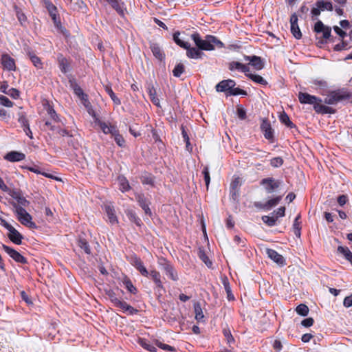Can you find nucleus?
Segmentation results:
<instances>
[{
	"label": "nucleus",
	"mask_w": 352,
	"mask_h": 352,
	"mask_svg": "<svg viewBox=\"0 0 352 352\" xmlns=\"http://www.w3.org/2000/svg\"><path fill=\"white\" fill-rule=\"evenodd\" d=\"M116 144L120 146L124 147L125 146V140L122 135L120 134L119 131H118L112 136Z\"/></svg>",
	"instance_id": "56"
},
{
	"label": "nucleus",
	"mask_w": 352,
	"mask_h": 352,
	"mask_svg": "<svg viewBox=\"0 0 352 352\" xmlns=\"http://www.w3.org/2000/svg\"><path fill=\"white\" fill-rule=\"evenodd\" d=\"M248 78L251 79L252 81H254L256 83L262 85H267L268 83L266 80H265L261 76L258 74H252L250 72L246 76Z\"/></svg>",
	"instance_id": "35"
},
{
	"label": "nucleus",
	"mask_w": 352,
	"mask_h": 352,
	"mask_svg": "<svg viewBox=\"0 0 352 352\" xmlns=\"http://www.w3.org/2000/svg\"><path fill=\"white\" fill-rule=\"evenodd\" d=\"M104 291L106 295L108 296L111 302L113 303L114 306L117 307L121 300L116 297L114 291L111 289H105Z\"/></svg>",
	"instance_id": "39"
},
{
	"label": "nucleus",
	"mask_w": 352,
	"mask_h": 352,
	"mask_svg": "<svg viewBox=\"0 0 352 352\" xmlns=\"http://www.w3.org/2000/svg\"><path fill=\"white\" fill-rule=\"evenodd\" d=\"M49 14L56 12V7L50 0H41Z\"/></svg>",
	"instance_id": "57"
},
{
	"label": "nucleus",
	"mask_w": 352,
	"mask_h": 352,
	"mask_svg": "<svg viewBox=\"0 0 352 352\" xmlns=\"http://www.w3.org/2000/svg\"><path fill=\"white\" fill-rule=\"evenodd\" d=\"M58 61L60 71L66 74L69 70V64L67 59L64 57L62 54H59L58 56Z\"/></svg>",
	"instance_id": "27"
},
{
	"label": "nucleus",
	"mask_w": 352,
	"mask_h": 352,
	"mask_svg": "<svg viewBox=\"0 0 352 352\" xmlns=\"http://www.w3.org/2000/svg\"><path fill=\"white\" fill-rule=\"evenodd\" d=\"M162 270L165 272L166 276L173 280L177 281L179 279L177 272L173 265L168 261L166 259H162V262L160 263Z\"/></svg>",
	"instance_id": "5"
},
{
	"label": "nucleus",
	"mask_w": 352,
	"mask_h": 352,
	"mask_svg": "<svg viewBox=\"0 0 352 352\" xmlns=\"http://www.w3.org/2000/svg\"><path fill=\"white\" fill-rule=\"evenodd\" d=\"M194 309L195 314V319L197 322H203L204 315L202 311V309L199 302H196L194 304Z\"/></svg>",
	"instance_id": "37"
},
{
	"label": "nucleus",
	"mask_w": 352,
	"mask_h": 352,
	"mask_svg": "<svg viewBox=\"0 0 352 352\" xmlns=\"http://www.w3.org/2000/svg\"><path fill=\"white\" fill-rule=\"evenodd\" d=\"M108 3L114 9L117 13L123 16L124 15V10L123 9L124 3L121 2V0H106Z\"/></svg>",
	"instance_id": "24"
},
{
	"label": "nucleus",
	"mask_w": 352,
	"mask_h": 352,
	"mask_svg": "<svg viewBox=\"0 0 352 352\" xmlns=\"http://www.w3.org/2000/svg\"><path fill=\"white\" fill-rule=\"evenodd\" d=\"M153 342H154L155 345H156L157 346H158L159 348H160L163 350L172 351V352L176 351V349L174 346H170L166 344H164L159 340L155 339V340H154Z\"/></svg>",
	"instance_id": "48"
},
{
	"label": "nucleus",
	"mask_w": 352,
	"mask_h": 352,
	"mask_svg": "<svg viewBox=\"0 0 352 352\" xmlns=\"http://www.w3.org/2000/svg\"><path fill=\"white\" fill-rule=\"evenodd\" d=\"M290 30H291L292 34L296 39H300L302 38V33L300 32V30L298 24L293 25L292 26H291Z\"/></svg>",
	"instance_id": "59"
},
{
	"label": "nucleus",
	"mask_w": 352,
	"mask_h": 352,
	"mask_svg": "<svg viewBox=\"0 0 352 352\" xmlns=\"http://www.w3.org/2000/svg\"><path fill=\"white\" fill-rule=\"evenodd\" d=\"M250 65L256 70H261L265 66L263 60L260 56L255 55H253V58L250 60Z\"/></svg>",
	"instance_id": "31"
},
{
	"label": "nucleus",
	"mask_w": 352,
	"mask_h": 352,
	"mask_svg": "<svg viewBox=\"0 0 352 352\" xmlns=\"http://www.w3.org/2000/svg\"><path fill=\"white\" fill-rule=\"evenodd\" d=\"M314 31L316 34L322 33V38L324 39L329 38L331 36V28L326 26L324 23L318 20L314 25Z\"/></svg>",
	"instance_id": "12"
},
{
	"label": "nucleus",
	"mask_w": 352,
	"mask_h": 352,
	"mask_svg": "<svg viewBox=\"0 0 352 352\" xmlns=\"http://www.w3.org/2000/svg\"><path fill=\"white\" fill-rule=\"evenodd\" d=\"M135 200L138 203V205L142 208V209L144 211L145 214L151 216L152 212L149 208L151 205V201L148 200L147 197L143 193H136L135 195Z\"/></svg>",
	"instance_id": "9"
},
{
	"label": "nucleus",
	"mask_w": 352,
	"mask_h": 352,
	"mask_svg": "<svg viewBox=\"0 0 352 352\" xmlns=\"http://www.w3.org/2000/svg\"><path fill=\"white\" fill-rule=\"evenodd\" d=\"M69 83L71 87L74 90V94L82 101V103L84 104V106L87 107L90 104V102L88 100V96L84 93L82 88L74 80H70Z\"/></svg>",
	"instance_id": "7"
},
{
	"label": "nucleus",
	"mask_w": 352,
	"mask_h": 352,
	"mask_svg": "<svg viewBox=\"0 0 352 352\" xmlns=\"http://www.w3.org/2000/svg\"><path fill=\"white\" fill-rule=\"evenodd\" d=\"M106 92L109 94L114 104L116 105H120L121 104L120 100L116 96L114 92L113 91L111 87L109 85H106L105 87Z\"/></svg>",
	"instance_id": "44"
},
{
	"label": "nucleus",
	"mask_w": 352,
	"mask_h": 352,
	"mask_svg": "<svg viewBox=\"0 0 352 352\" xmlns=\"http://www.w3.org/2000/svg\"><path fill=\"white\" fill-rule=\"evenodd\" d=\"M120 184L122 192L128 191L131 188L129 183L125 177L120 178Z\"/></svg>",
	"instance_id": "62"
},
{
	"label": "nucleus",
	"mask_w": 352,
	"mask_h": 352,
	"mask_svg": "<svg viewBox=\"0 0 352 352\" xmlns=\"http://www.w3.org/2000/svg\"><path fill=\"white\" fill-rule=\"evenodd\" d=\"M314 109L316 113L322 114H333L336 113V109L328 106L322 104L321 102H318V104H315V106H314Z\"/></svg>",
	"instance_id": "23"
},
{
	"label": "nucleus",
	"mask_w": 352,
	"mask_h": 352,
	"mask_svg": "<svg viewBox=\"0 0 352 352\" xmlns=\"http://www.w3.org/2000/svg\"><path fill=\"white\" fill-rule=\"evenodd\" d=\"M223 285L224 286V289L227 294V298L229 300H232L234 299V295L232 293L231 287L230 286V283L228 282V278L226 277L223 279Z\"/></svg>",
	"instance_id": "45"
},
{
	"label": "nucleus",
	"mask_w": 352,
	"mask_h": 352,
	"mask_svg": "<svg viewBox=\"0 0 352 352\" xmlns=\"http://www.w3.org/2000/svg\"><path fill=\"white\" fill-rule=\"evenodd\" d=\"M283 159L281 157H276L270 160V165L274 168H278L283 164Z\"/></svg>",
	"instance_id": "61"
},
{
	"label": "nucleus",
	"mask_w": 352,
	"mask_h": 352,
	"mask_svg": "<svg viewBox=\"0 0 352 352\" xmlns=\"http://www.w3.org/2000/svg\"><path fill=\"white\" fill-rule=\"evenodd\" d=\"M138 344L144 349L150 351V352H157V349L153 346V345H151L148 344L145 339L144 338H139Z\"/></svg>",
	"instance_id": "43"
},
{
	"label": "nucleus",
	"mask_w": 352,
	"mask_h": 352,
	"mask_svg": "<svg viewBox=\"0 0 352 352\" xmlns=\"http://www.w3.org/2000/svg\"><path fill=\"white\" fill-rule=\"evenodd\" d=\"M223 333L227 340L228 344L230 346H231V344H234L235 340L231 333L230 330L228 328H225L223 329Z\"/></svg>",
	"instance_id": "54"
},
{
	"label": "nucleus",
	"mask_w": 352,
	"mask_h": 352,
	"mask_svg": "<svg viewBox=\"0 0 352 352\" xmlns=\"http://www.w3.org/2000/svg\"><path fill=\"white\" fill-rule=\"evenodd\" d=\"M316 6L318 7L322 11L325 10L328 11H332L333 10V4L331 1L318 0L316 1Z\"/></svg>",
	"instance_id": "33"
},
{
	"label": "nucleus",
	"mask_w": 352,
	"mask_h": 352,
	"mask_svg": "<svg viewBox=\"0 0 352 352\" xmlns=\"http://www.w3.org/2000/svg\"><path fill=\"white\" fill-rule=\"evenodd\" d=\"M22 168H26L28 170L33 172L34 173L41 174V175L45 176V177L54 179L55 180H59V179L57 177H55V176L52 175V174L42 171L41 169L38 166H36V165L34 166H22Z\"/></svg>",
	"instance_id": "25"
},
{
	"label": "nucleus",
	"mask_w": 352,
	"mask_h": 352,
	"mask_svg": "<svg viewBox=\"0 0 352 352\" xmlns=\"http://www.w3.org/2000/svg\"><path fill=\"white\" fill-rule=\"evenodd\" d=\"M100 128L102 130L104 133L111 134V137L118 131V129L116 126H113V125L108 126L104 122H102L100 124Z\"/></svg>",
	"instance_id": "36"
},
{
	"label": "nucleus",
	"mask_w": 352,
	"mask_h": 352,
	"mask_svg": "<svg viewBox=\"0 0 352 352\" xmlns=\"http://www.w3.org/2000/svg\"><path fill=\"white\" fill-rule=\"evenodd\" d=\"M199 258L206 265L207 267H211L212 265V261L209 259L205 252L202 250L199 251Z\"/></svg>",
	"instance_id": "53"
},
{
	"label": "nucleus",
	"mask_w": 352,
	"mask_h": 352,
	"mask_svg": "<svg viewBox=\"0 0 352 352\" xmlns=\"http://www.w3.org/2000/svg\"><path fill=\"white\" fill-rule=\"evenodd\" d=\"M241 186V179L239 177H234L230 184V190H239Z\"/></svg>",
	"instance_id": "63"
},
{
	"label": "nucleus",
	"mask_w": 352,
	"mask_h": 352,
	"mask_svg": "<svg viewBox=\"0 0 352 352\" xmlns=\"http://www.w3.org/2000/svg\"><path fill=\"white\" fill-rule=\"evenodd\" d=\"M351 96V94L346 90L338 89L331 91L324 98V102L327 104H336L339 102L349 100Z\"/></svg>",
	"instance_id": "3"
},
{
	"label": "nucleus",
	"mask_w": 352,
	"mask_h": 352,
	"mask_svg": "<svg viewBox=\"0 0 352 352\" xmlns=\"http://www.w3.org/2000/svg\"><path fill=\"white\" fill-rule=\"evenodd\" d=\"M141 182L153 186L155 184V177L147 172L144 173L140 177Z\"/></svg>",
	"instance_id": "32"
},
{
	"label": "nucleus",
	"mask_w": 352,
	"mask_h": 352,
	"mask_svg": "<svg viewBox=\"0 0 352 352\" xmlns=\"http://www.w3.org/2000/svg\"><path fill=\"white\" fill-rule=\"evenodd\" d=\"M116 307H119L124 311L128 312V314L130 315H134L138 313V310L137 309H135L125 301L121 300V302Z\"/></svg>",
	"instance_id": "28"
},
{
	"label": "nucleus",
	"mask_w": 352,
	"mask_h": 352,
	"mask_svg": "<svg viewBox=\"0 0 352 352\" xmlns=\"http://www.w3.org/2000/svg\"><path fill=\"white\" fill-rule=\"evenodd\" d=\"M131 264L136 268L137 270L140 272V273L142 276L148 277V272L144 267L143 262L139 257L136 256L132 257Z\"/></svg>",
	"instance_id": "16"
},
{
	"label": "nucleus",
	"mask_w": 352,
	"mask_h": 352,
	"mask_svg": "<svg viewBox=\"0 0 352 352\" xmlns=\"http://www.w3.org/2000/svg\"><path fill=\"white\" fill-rule=\"evenodd\" d=\"M282 182L278 179H275L274 177H267L261 180L260 185L264 187L267 193H272L278 189Z\"/></svg>",
	"instance_id": "4"
},
{
	"label": "nucleus",
	"mask_w": 352,
	"mask_h": 352,
	"mask_svg": "<svg viewBox=\"0 0 352 352\" xmlns=\"http://www.w3.org/2000/svg\"><path fill=\"white\" fill-rule=\"evenodd\" d=\"M228 69L230 71H233L234 69L241 71L243 72L245 76H247V74L250 72V68L248 65L242 64L237 61L230 62L228 65Z\"/></svg>",
	"instance_id": "22"
},
{
	"label": "nucleus",
	"mask_w": 352,
	"mask_h": 352,
	"mask_svg": "<svg viewBox=\"0 0 352 352\" xmlns=\"http://www.w3.org/2000/svg\"><path fill=\"white\" fill-rule=\"evenodd\" d=\"M123 283L124 285H125V287L126 288V289L131 294H136L137 292V288L133 285L131 280L127 278V277H125L124 280H123Z\"/></svg>",
	"instance_id": "46"
},
{
	"label": "nucleus",
	"mask_w": 352,
	"mask_h": 352,
	"mask_svg": "<svg viewBox=\"0 0 352 352\" xmlns=\"http://www.w3.org/2000/svg\"><path fill=\"white\" fill-rule=\"evenodd\" d=\"M281 199H282V196H276L274 198L269 199L265 203H262L260 201H255L254 203V206L258 209L269 210L272 208L278 205L279 204V202L280 201Z\"/></svg>",
	"instance_id": "10"
},
{
	"label": "nucleus",
	"mask_w": 352,
	"mask_h": 352,
	"mask_svg": "<svg viewBox=\"0 0 352 352\" xmlns=\"http://www.w3.org/2000/svg\"><path fill=\"white\" fill-rule=\"evenodd\" d=\"M279 120L282 124H284L287 127L290 129L296 128V125L290 120L289 117L285 111L280 113Z\"/></svg>",
	"instance_id": "34"
},
{
	"label": "nucleus",
	"mask_w": 352,
	"mask_h": 352,
	"mask_svg": "<svg viewBox=\"0 0 352 352\" xmlns=\"http://www.w3.org/2000/svg\"><path fill=\"white\" fill-rule=\"evenodd\" d=\"M104 210L108 219L111 224H116L118 223V218L116 215V210L113 206L111 204L104 205Z\"/></svg>",
	"instance_id": "19"
},
{
	"label": "nucleus",
	"mask_w": 352,
	"mask_h": 352,
	"mask_svg": "<svg viewBox=\"0 0 352 352\" xmlns=\"http://www.w3.org/2000/svg\"><path fill=\"white\" fill-rule=\"evenodd\" d=\"M18 122L21 124V126L23 128L24 131H30V125L28 119L23 114V113H19V118Z\"/></svg>",
	"instance_id": "41"
},
{
	"label": "nucleus",
	"mask_w": 352,
	"mask_h": 352,
	"mask_svg": "<svg viewBox=\"0 0 352 352\" xmlns=\"http://www.w3.org/2000/svg\"><path fill=\"white\" fill-rule=\"evenodd\" d=\"M47 112L54 122H60V119L59 116H58V114L56 113V112L55 111V110L54 109V108L52 106H50V105L47 106Z\"/></svg>",
	"instance_id": "49"
},
{
	"label": "nucleus",
	"mask_w": 352,
	"mask_h": 352,
	"mask_svg": "<svg viewBox=\"0 0 352 352\" xmlns=\"http://www.w3.org/2000/svg\"><path fill=\"white\" fill-rule=\"evenodd\" d=\"M147 91L151 102L157 107H161L159 98L157 97L156 90L153 85H148Z\"/></svg>",
	"instance_id": "26"
},
{
	"label": "nucleus",
	"mask_w": 352,
	"mask_h": 352,
	"mask_svg": "<svg viewBox=\"0 0 352 352\" xmlns=\"http://www.w3.org/2000/svg\"><path fill=\"white\" fill-rule=\"evenodd\" d=\"M24 51L26 54V55L29 57L31 62L34 65V67H36L37 69H42L43 68V63L41 60V58L37 56L34 51L31 50V48L28 46H26L24 47Z\"/></svg>",
	"instance_id": "14"
},
{
	"label": "nucleus",
	"mask_w": 352,
	"mask_h": 352,
	"mask_svg": "<svg viewBox=\"0 0 352 352\" xmlns=\"http://www.w3.org/2000/svg\"><path fill=\"white\" fill-rule=\"evenodd\" d=\"M181 130H182V138H184V140L186 142V150L189 152H192V146L190 144V138L187 134V132L185 130L184 126L182 125Z\"/></svg>",
	"instance_id": "42"
},
{
	"label": "nucleus",
	"mask_w": 352,
	"mask_h": 352,
	"mask_svg": "<svg viewBox=\"0 0 352 352\" xmlns=\"http://www.w3.org/2000/svg\"><path fill=\"white\" fill-rule=\"evenodd\" d=\"M78 246L83 250L86 254H90L91 253L90 246L85 239H80L78 240Z\"/></svg>",
	"instance_id": "50"
},
{
	"label": "nucleus",
	"mask_w": 352,
	"mask_h": 352,
	"mask_svg": "<svg viewBox=\"0 0 352 352\" xmlns=\"http://www.w3.org/2000/svg\"><path fill=\"white\" fill-rule=\"evenodd\" d=\"M0 104L6 107H12L14 103L10 100L7 97L0 95Z\"/></svg>",
	"instance_id": "64"
},
{
	"label": "nucleus",
	"mask_w": 352,
	"mask_h": 352,
	"mask_svg": "<svg viewBox=\"0 0 352 352\" xmlns=\"http://www.w3.org/2000/svg\"><path fill=\"white\" fill-rule=\"evenodd\" d=\"M151 50L153 54L157 59L162 60L165 58V54L157 43H153L151 45Z\"/></svg>",
	"instance_id": "29"
},
{
	"label": "nucleus",
	"mask_w": 352,
	"mask_h": 352,
	"mask_svg": "<svg viewBox=\"0 0 352 352\" xmlns=\"http://www.w3.org/2000/svg\"><path fill=\"white\" fill-rule=\"evenodd\" d=\"M196 47H190L188 43V47L184 48L186 50V56L192 59H202L206 54L202 52L212 51L216 47L223 48L224 44L216 36L213 35H206L202 38L198 32H194L190 36Z\"/></svg>",
	"instance_id": "1"
},
{
	"label": "nucleus",
	"mask_w": 352,
	"mask_h": 352,
	"mask_svg": "<svg viewBox=\"0 0 352 352\" xmlns=\"http://www.w3.org/2000/svg\"><path fill=\"white\" fill-rule=\"evenodd\" d=\"M185 67L182 63H178L175 65L173 70V74L175 77H180V76L184 72Z\"/></svg>",
	"instance_id": "55"
},
{
	"label": "nucleus",
	"mask_w": 352,
	"mask_h": 352,
	"mask_svg": "<svg viewBox=\"0 0 352 352\" xmlns=\"http://www.w3.org/2000/svg\"><path fill=\"white\" fill-rule=\"evenodd\" d=\"M8 231L9 234H8V236L9 239L16 245L21 244L23 236L19 233L13 226Z\"/></svg>",
	"instance_id": "18"
},
{
	"label": "nucleus",
	"mask_w": 352,
	"mask_h": 352,
	"mask_svg": "<svg viewBox=\"0 0 352 352\" xmlns=\"http://www.w3.org/2000/svg\"><path fill=\"white\" fill-rule=\"evenodd\" d=\"M125 212L127 217L131 222H133L138 226H141V225L142 224V220L137 216L134 210L131 209H128L126 210Z\"/></svg>",
	"instance_id": "30"
},
{
	"label": "nucleus",
	"mask_w": 352,
	"mask_h": 352,
	"mask_svg": "<svg viewBox=\"0 0 352 352\" xmlns=\"http://www.w3.org/2000/svg\"><path fill=\"white\" fill-rule=\"evenodd\" d=\"M300 218V215L298 214L295 218L294 221V224H293L294 233L296 235V236L298 237V238L300 237L301 227L300 226V222L298 221Z\"/></svg>",
	"instance_id": "47"
},
{
	"label": "nucleus",
	"mask_w": 352,
	"mask_h": 352,
	"mask_svg": "<svg viewBox=\"0 0 352 352\" xmlns=\"http://www.w3.org/2000/svg\"><path fill=\"white\" fill-rule=\"evenodd\" d=\"M266 253L269 258H270L274 262L277 263L280 266H283L286 264L285 259L284 257L278 253L276 250L273 249L267 248L266 250Z\"/></svg>",
	"instance_id": "15"
},
{
	"label": "nucleus",
	"mask_w": 352,
	"mask_h": 352,
	"mask_svg": "<svg viewBox=\"0 0 352 352\" xmlns=\"http://www.w3.org/2000/svg\"><path fill=\"white\" fill-rule=\"evenodd\" d=\"M25 158V155L19 151L8 152L5 156L4 159L11 162H20Z\"/></svg>",
	"instance_id": "17"
},
{
	"label": "nucleus",
	"mask_w": 352,
	"mask_h": 352,
	"mask_svg": "<svg viewBox=\"0 0 352 352\" xmlns=\"http://www.w3.org/2000/svg\"><path fill=\"white\" fill-rule=\"evenodd\" d=\"M2 248L5 250V252L16 263L26 264L28 263V260L25 257L21 255L19 252L15 250L14 249L2 244Z\"/></svg>",
	"instance_id": "8"
},
{
	"label": "nucleus",
	"mask_w": 352,
	"mask_h": 352,
	"mask_svg": "<svg viewBox=\"0 0 352 352\" xmlns=\"http://www.w3.org/2000/svg\"><path fill=\"white\" fill-rule=\"evenodd\" d=\"M1 63L5 69L9 71L15 70L16 65L14 60L8 54L2 55Z\"/></svg>",
	"instance_id": "20"
},
{
	"label": "nucleus",
	"mask_w": 352,
	"mask_h": 352,
	"mask_svg": "<svg viewBox=\"0 0 352 352\" xmlns=\"http://www.w3.org/2000/svg\"><path fill=\"white\" fill-rule=\"evenodd\" d=\"M235 85L236 82L234 80H223L215 86V89L217 92L230 93L231 88H233Z\"/></svg>",
	"instance_id": "13"
},
{
	"label": "nucleus",
	"mask_w": 352,
	"mask_h": 352,
	"mask_svg": "<svg viewBox=\"0 0 352 352\" xmlns=\"http://www.w3.org/2000/svg\"><path fill=\"white\" fill-rule=\"evenodd\" d=\"M247 94H247L246 91L241 89L239 87L234 88V87L233 88H231L230 93H226L227 96H238V95L246 96Z\"/></svg>",
	"instance_id": "58"
},
{
	"label": "nucleus",
	"mask_w": 352,
	"mask_h": 352,
	"mask_svg": "<svg viewBox=\"0 0 352 352\" xmlns=\"http://www.w3.org/2000/svg\"><path fill=\"white\" fill-rule=\"evenodd\" d=\"M15 9H16V15L17 19H18L19 21L20 22V23L22 25H23V23L25 22H26V21H27V17L24 14V13L21 11V9H19L17 7H15Z\"/></svg>",
	"instance_id": "60"
},
{
	"label": "nucleus",
	"mask_w": 352,
	"mask_h": 352,
	"mask_svg": "<svg viewBox=\"0 0 352 352\" xmlns=\"http://www.w3.org/2000/svg\"><path fill=\"white\" fill-rule=\"evenodd\" d=\"M296 313L302 316H307L309 314V308L305 304H300L296 308Z\"/></svg>",
	"instance_id": "51"
},
{
	"label": "nucleus",
	"mask_w": 352,
	"mask_h": 352,
	"mask_svg": "<svg viewBox=\"0 0 352 352\" xmlns=\"http://www.w3.org/2000/svg\"><path fill=\"white\" fill-rule=\"evenodd\" d=\"M261 219L263 221L270 227L274 226L276 224L277 217L264 215Z\"/></svg>",
	"instance_id": "52"
},
{
	"label": "nucleus",
	"mask_w": 352,
	"mask_h": 352,
	"mask_svg": "<svg viewBox=\"0 0 352 352\" xmlns=\"http://www.w3.org/2000/svg\"><path fill=\"white\" fill-rule=\"evenodd\" d=\"M10 204L15 208V213L18 221L23 226L31 228L36 229L37 226L32 221V216L23 207L16 205L14 201H10Z\"/></svg>",
	"instance_id": "2"
},
{
	"label": "nucleus",
	"mask_w": 352,
	"mask_h": 352,
	"mask_svg": "<svg viewBox=\"0 0 352 352\" xmlns=\"http://www.w3.org/2000/svg\"><path fill=\"white\" fill-rule=\"evenodd\" d=\"M260 128L263 133L264 137L270 142H274V129L272 128L271 124L268 119L264 118L262 120Z\"/></svg>",
	"instance_id": "6"
},
{
	"label": "nucleus",
	"mask_w": 352,
	"mask_h": 352,
	"mask_svg": "<svg viewBox=\"0 0 352 352\" xmlns=\"http://www.w3.org/2000/svg\"><path fill=\"white\" fill-rule=\"evenodd\" d=\"M180 32L179 31H176L174 32L173 35V38L174 42L179 45L182 48H186L188 47V42L184 41V40L181 39L179 38Z\"/></svg>",
	"instance_id": "38"
},
{
	"label": "nucleus",
	"mask_w": 352,
	"mask_h": 352,
	"mask_svg": "<svg viewBox=\"0 0 352 352\" xmlns=\"http://www.w3.org/2000/svg\"><path fill=\"white\" fill-rule=\"evenodd\" d=\"M338 252L343 254L345 258L352 263V252L347 247L338 246Z\"/></svg>",
	"instance_id": "40"
},
{
	"label": "nucleus",
	"mask_w": 352,
	"mask_h": 352,
	"mask_svg": "<svg viewBox=\"0 0 352 352\" xmlns=\"http://www.w3.org/2000/svg\"><path fill=\"white\" fill-rule=\"evenodd\" d=\"M298 100L301 104H309L314 106H315V104L322 102V100L320 98L303 92H299Z\"/></svg>",
	"instance_id": "11"
},
{
	"label": "nucleus",
	"mask_w": 352,
	"mask_h": 352,
	"mask_svg": "<svg viewBox=\"0 0 352 352\" xmlns=\"http://www.w3.org/2000/svg\"><path fill=\"white\" fill-rule=\"evenodd\" d=\"M148 276L152 278V280L155 283L158 292H160L162 289L164 290V287L161 280V275L159 272L155 270H151L150 272H148Z\"/></svg>",
	"instance_id": "21"
}]
</instances>
